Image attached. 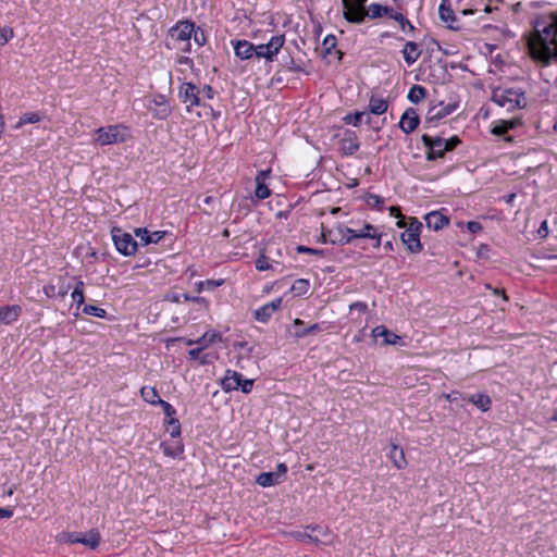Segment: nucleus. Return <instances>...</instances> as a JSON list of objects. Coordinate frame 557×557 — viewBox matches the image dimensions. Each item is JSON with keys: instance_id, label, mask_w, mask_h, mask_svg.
I'll use <instances>...</instances> for the list:
<instances>
[{"instance_id": "f257e3e1", "label": "nucleus", "mask_w": 557, "mask_h": 557, "mask_svg": "<svg viewBox=\"0 0 557 557\" xmlns=\"http://www.w3.org/2000/svg\"><path fill=\"white\" fill-rule=\"evenodd\" d=\"M532 59L548 65L557 63V14H543L534 22V33L528 40Z\"/></svg>"}, {"instance_id": "f03ea898", "label": "nucleus", "mask_w": 557, "mask_h": 557, "mask_svg": "<svg viewBox=\"0 0 557 557\" xmlns=\"http://www.w3.org/2000/svg\"><path fill=\"white\" fill-rule=\"evenodd\" d=\"M492 101L507 111L522 109L527 106V97L521 88L498 87L493 90Z\"/></svg>"}, {"instance_id": "7ed1b4c3", "label": "nucleus", "mask_w": 557, "mask_h": 557, "mask_svg": "<svg viewBox=\"0 0 557 557\" xmlns=\"http://www.w3.org/2000/svg\"><path fill=\"white\" fill-rule=\"evenodd\" d=\"M131 137L129 128L124 124L109 125L95 131V141L100 146L122 144Z\"/></svg>"}, {"instance_id": "20e7f679", "label": "nucleus", "mask_w": 557, "mask_h": 557, "mask_svg": "<svg viewBox=\"0 0 557 557\" xmlns=\"http://www.w3.org/2000/svg\"><path fill=\"white\" fill-rule=\"evenodd\" d=\"M421 228L422 223L418 219L411 218L407 225V228L401 233V242L411 252H419L422 249V245L420 242Z\"/></svg>"}, {"instance_id": "39448f33", "label": "nucleus", "mask_w": 557, "mask_h": 557, "mask_svg": "<svg viewBox=\"0 0 557 557\" xmlns=\"http://www.w3.org/2000/svg\"><path fill=\"white\" fill-rule=\"evenodd\" d=\"M307 529L311 530L312 532H317L318 534L312 535L306 531H295L292 532L290 535L299 542H312L315 545L332 544L333 535L326 529H323L319 525H309Z\"/></svg>"}, {"instance_id": "423d86ee", "label": "nucleus", "mask_w": 557, "mask_h": 557, "mask_svg": "<svg viewBox=\"0 0 557 557\" xmlns=\"http://www.w3.org/2000/svg\"><path fill=\"white\" fill-rule=\"evenodd\" d=\"M285 42L284 35L273 36L268 44L255 45L256 52L253 57L258 59H265L267 61H273L274 57L280 52Z\"/></svg>"}, {"instance_id": "0eeeda50", "label": "nucleus", "mask_w": 557, "mask_h": 557, "mask_svg": "<svg viewBox=\"0 0 557 557\" xmlns=\"http://www.w3.org/2000/svg\"><path fill=\"white\" fill-rule=\"evenodd\" d=\"M112 239L116 249L125 256L134 255L137 250V242L131 234L123 232L121 228L114 227L112 230Z\"/></svg>"}, {"instance_id": "6e6552de", "label": "nucleus", "mask_w": 557, "mask_h": 557, "mask_svg": "<svg viewBox=\"0 0 557 557\" xmlns=\"http://www.w3.org/2000/svg\"><path fill=\"white\" fill-rule=\"evenodd\" d=\"M368 0H342L343 2V16L352 24L363 23L362 9Z\"/></svg>"}, {"instance_id": "1a4fd4ad", "label": "nucleus", "mask_w": 557, "mask_h": 557, "mask_svg": "<svg viewBox=\"0 0 557 557\" xmlns=\"http://www.w3.org/2000/svg\"><path fill=\"white\" fill-rule=\"evenodd\" d=\"M424 147L428 149L426 159L435 160L437 158H443L447 152V144L446 139L442 137H432L426 134L421 137Z\"/></svg>"}, {"instance_id": "9d476101", "label": "nucleus", "mask_w": 557, "mask_h": 557, "mask_svg": "<svg viewBox=\"0 0 557 557\" xmlns=\"http://www.w3.org/2000/svg\"><path fill=\"white\" fill-rule=\"evenodd\" d=\"M178 98L186 104V110L190 111L193 107L200 106V90L191 83H183L178 89Z\"/></svg>"}, {"instance_id": "9b49d317", "label": "nucleus", "mask_w": 557, "mask_h": 557, "mask_svg": "<svg viewBox=\"0 0 557 557\" xmlns=\"http://www.w3.org/2000/svg\"><path fill=\"white\" fill-rule=\"evenodd\" d=\"M346 232L350 234L349 238L331 239V242L332 243L339 242L341 244H349L354 238H377V239H380V235L377 234L375 227L371 224H364V226L360 231L347 228ZM379 245H380V240H377V246Z\"/></svg>"}, {"instance_id": "f8f14e48", "label": "nucleus", "mask_w": 557, "mask_h": 557, "mask_svg": "<svg viewBox=\"0 0 557 557\" xmlns=\"http://www.w3.org/2000/svg\"><path fill=\"white\" fill-rule=\"evenodd\" d=\"M151 104L149 106V111L154 119L165 120L172 112L171 106L163 95H156L151 100Z\"/></svg>"}, {"instance_id": "ddd939ff", "label": "nucleus", "mask_w": 557, "mask_h": 557, "mask_svg": "<svg viewBox=\"0 0 557 557\" xmlns=\"http://www.w3.org/2000/svg\"><path fill=\"white\" fill-rule=\"evenodd\" d=\"M282 305V298H276L260 308L253 310V319L261 323H268L272 318L273 313L280 309Z\"/></svg>"}, {"instance_id": "4468645a", "label": "nucleus", "mask_w": 557, "mask_h": 557, "mask_svg": "<svg viewBox=\"0 0 557 557\" xmlns=\"http://www.w3.org/2000/svg\"><path fill=\"white\" fill-rule=\"evenodd\" d=\"M194 33V23L190 21L178 22L170 29V36L177 41H189Z\"/></svg>"}, {"instance_id": "2eb2a0df", "label": "nucleus", "mask_w": 557, "mask_h": 557, "mask_svg": "<svg viewBox=\"0 0 557 557\" xmlns=\"http://www.w3.org/2000/svg\"><path fill=\"white\" fill-rule=\"evenodd\" d=\"M420 119L413 108H408L401 115L399 127L405 134L412 133L419 125Z\"/></svg>"}, {"instance_id": "dca6fc26", "label": "nucleus", "mask_w": 557, "mask_h": 557, "mask_svg": "<svg viewBox=\"0 0 557 557\" xmlns=\"http://www.w3.org/2000/svg\"><path fill=\"white\" fill-rule=\"evenodd\" d=\"M456 107L457 106L454 103H448L446 106H443V103H440V104L431 107L426 113V117H425L426 123H434V122H437V121L444 119L445 116L453 113L455 111Z\"/></svg>"}, {"instance_id": "f3484780", "label": "nucleus", "mask_w": 557, "mask_h": 557, "mask_svg": "<svg viewBox=\"0 0 557 557\" xmlns=\"http://www.w3.org/2000/svg\"><path fill=\"white\" fill-rule=\"evenodd\" d=\"M234 47L235 55L240 60H248L253 57V52H256L255 45L249 42L248 40H234L232 41Z\"/></svg>"}, {"instance_id": "a211bd4d", "label": "nucleus", "mask_w": 557, "mask_h": 557, "mask_svg": "<svg viewBox=\"0 0 557 557\" xmlns=\"http://www.w3.org/2000/svg\"><path fill=\"white\" fill-rule=\"evenodd\" d=\"M135 235L140 239L143 245L158 244L165 235L164 231L150 232L147 228L138 227Z\"/></svg>"}, {"instance_id": "6ab92c4d", "label": "nucleus", "mask_w": 557, "mask_h": 557, "mask_svg": "<svg viewBox=\"0 0 557 557\" xmlns=\"http://www.w3.org/2000/svg\"><path fill=\"white\" fill-rule=\"evenodd\" d=\"M240 373L234 370H226L221 379V387L224 392H233L238 389Z\"/></svg>"}, {"instance_id": "aec40b11", "label": "nucleus", "mask_w": 557, "mask_h": 557, "mask_svg": "<svg viewBox=\"0 0 557 557\" xmlns=\"http://www.w3.org/2000/svg\"><path fill=\"white\" fill-rule=\"evenodd\" d=\"M421 53L422 50L414 41H407L401 50L404 60L408 65H412L414 62H417Z\"/></svg>"}, {"instance_id": "412c9836", "label": "nucleus", "mask_w": 557, "mask_h": 557, "mask_svg": "<svg viewBox=\"0 0 557 557\" xmlns=\"http://www.w3.org/2000/svg\"><path fill=\"white\" fill-rule=\"evenodd\" d=\"M426 226L434 231H440L449 223V219L438 211H432L424 218Z\"/></svg>"}, {"instance_id": "4be33fe9", "label": "nucleus", "mask_w": 557, "mask_h": 557, "mask_svg": "<svg viewBox=\"0 0 557 557\" xmlns=\"http://www.w3.org/2000/svg\"><path fill=\"white\" fill-rule=\"evenodd\" d=\"M392 12H393L392 8H388V7L379 4V3H371L368 8H366V5H364L362 9L363 22L366 21L367 17L377 18V17H382L384 15L388 16V14Z\"/></svg>"}, {"instance_id": "5701e85b", "label": "nucleus", "mask_w": 557, "mask_h": 557, "mask_svg": "<svg viewBox=\"0 0 557 557\" xmlns=\"http://www.w3.org/2000/svg\"><path fill=\"white\" fill-rule=\"evenodd\" d=\"M70 289V286H66L63 281H57V284L49 283L42 286V290L45 295L49 298L61 297L63 298Z\"/></svg>"}, {"instance_id": "b1692460", "label": "nucleus", "mask_w": 557, "mask_h": 557, "mask_svg": "<svg viewBox=\"0 0 557 557\" xmlns=\"http://www.w3.org/2000/svg\"><path fill=\"white\" fill-rule=\"evenodd\" d=\"M21 311V307L16 305L0 307V323L11 324L15 322Z\"/></svg>"}, {"instance_id": "393cba45", "label": "nucleus", "mask_w": 557, "mask_h": 557, "mask_svg": "<svg viewBox=\"0 0 557 557\" xmlns=\"http://www.w3.org/2000/svg\"><path fill=\"white\" fill-rule=\"evenodd\" d=\"M360 147L357 135L354 132L345 133L342 139V150L346 156H351L358 151Z\"/></svg>"}, {"instance_id": "a878e982", "label": "nucleus", "mask_w": 557, "mask_h": 557, "mask_svg": "<svg viewBox=\"0 0 557 557\" xmlns=\"http://www.w3.org/2000/svg\"><path fill=\"white\" fill-rule=\"evenodd\" d=\"M372 336L374 338L383 337L384 345H395L400 341V337L387 330L383 325H379L372 330Z\"/></svg>"}, {"instance_id": "bb28decb", "label": "nucleus", "mask_w": 557, "mask_h": 557, "mask_svg": "<svg viewBox=\"0 0 557 557\" xmlns=\"http://www.w3.org/2000/svg\"><path fill=\"white\" fill-rule=\"evenodd\" d=\"M101 541V536L98 530L91 529L86 534L79 533L78 544H83L91 549H96Z\"/></svg>"}, {"instance_id": "cd10ccee", "label": "nucleus", "mask_w": 557, "mask_h": 557, "mask_svg": "<svg viewBox=\"0 0 557 557\" xmlns=\"http://www.w3.org/2000/svg\"><path fill=\"white\" fill-rule=\"evenodd\" d=\"M388 458L397 469H404L407 467V460L405 453L399 446L392 444L388 453Z\"/></svg>"}, {"instance_id": "c85d7f7f", "label": "nucleus", "mask_w": 557, "mask_h": 557, "mask_svg": "<svg viewBox=\"0 0 557 557\" xmlns=\"http://www.w3.org/2000/svg\"><path fill=\"white\" fill-rule=\"evenodd\" d=\"M388 103L385 99L377 96H372L369 100L370 112L376 115H381L387 111Z\"/></svg>"}, {"instance_id": "c756f323", "label": "nucleus", "mask_w": 557, "mask_h": 557, "mask_svg": "<svg viewBox=\"0 0 557 557\" xmlns=\"http://www.w3.org/2000/svg\"><path fill=\"white\" fill-rule=\"evenodd\" d=\"M467 399L482 411H487L492 405V400L486 394H473L468 396Z\"/></svg>"}, {"instance_id": "7c9ffc66", "label": "nucleus", "mask_w": 557, "mask_h": 557, "mask_svg": "<svg viewBox=\"0 0 557 557\" xmlns=\"http://www.w3.org/2000/svg\"><path fill=\"white\" fill-rule=\"evenodd\" d=\"M438 13L441 20L445 22L450 28H453V23L456 21V18L447 0L442 1L440 4Z\"/></svg>"}, {"instance_id": "2f4dec72", "label": "nucleus", "mask_w": 557, "mask_h": 557, "mask_svg": "<svg viewBox=\"0 0 557 557\" xmlns=\"http://www.w3.org/2000/svg\"><path fill=\"white\" fill-rule=\"evenodd\" d=\"M281 481L274 472H261L256 478V483L262 487H270L278 484Z\"/></svg>"}, {"instance_id": "473e14b6", "label": "nucleus", "mask_w": 557, "mask_h": 557, "mask_svg": "<svg viewBox=\"0 0 557 557\" xmlns=\"http://www.w3.org/2000/svg\"><path fill=\"white\" fill-rule=\"evenodd\" d=\"M162 449L165 456L169 457H178L184 453V445L180 441H175L174 443H162Z\"/></svg>"}, {"instance_id": "72a5a7b5", "label": "nucleus", "mask_w": 557, "mask_h": 557, "mask_svg": "<svg viewBox=\"0 0 557 557\" xmlns=\"http://www.w3.org/2000/svg\"><path fill=\"white\" fill-rule=\"evenodd\" d=\"M140 395L144 398L145 401L151 404V405H158L161 398L159 397L158 391L156 387L151 386H144L140 389Z\"/></svg>"}, {"instance_id": "f704fd0d", "label": "nucleus", "mask_w": 557, "mask_h": 557, "mask_svg": "<svg viewBox=\"0 0 557 557\" xmlns=\"http://www.w3.org/2000/svg\"><path fill=\"white\" fill-rule=\"evenodd\" d=\"M426 96V89L420 85H413L408 92V100L412 103H418Z\"/></svg>"}, {"instance_id": "c9c22d12", "label": "nucleus", "mask_w": 557, "mask_h": 557, "mask_svg": "<svg viewBox=\"0 0 557 557\" xmlns=\"http://www.w3.org/2000/svg\"><path fill=\"white\" fill-rule=\"evenodd\" d=\"M388 17L398 22L403 30H405L406 27H408L409 32L414 30V26L401 13L393 10V12L388 14Z\"/></svg>"}, {"instance_id": "e433bc0d", "label": "nucleus", "mask_w": 557, "mask_h": 557, "mask_svg": "<svg viewBox=\"0 0 557 557\" xmlns=\"http://www.w3.org/2000/svg\"><path fill=\"white\" fill-rule=\"evenodd\" d=\"M40 119L41 117L37 112H26L20 117L15 127L20 128L23 125L28 124V123H37L40 121Z\"/></svg>"}, {"instance_id": "4c0bfd02", "label": "nucleus", "mask_w": 557, "mask_h": 557, "mask_svg": "<svg viewBox=\"0 0 557 557\" xmlns=\"http://www.w3.org/2000/svg\"><path fill=\"white\" fill-rule=\"evenodd\" d=\"M271 190L267 186L265 182H256L255 196L258 200H263L270 197Z\"/></svg>"}, {"instance_id": "58836bf2", "label": "nucleus", "mask_w": 557, "mask_h": 557, "mask_svg": "<svg viewBox=\"0 0 557 557\" xmlns=\"http://www.w3.org/2000/svg\"><path fill=\"white\" fill-rule=\"evenodd\" d=\"M58 541L62 543L78 544L79 532H62L58 535Z\"/></svg>"}, {"instance_id": "ea45409f", "label": "nucleus", "mask_w": 557, "mask_h": 557, "mask_svg": "<svg viewBox=\"0 0 557 557\" xmlns=\"http://www.w3.org/2000/svg\"><path fill=\"white\" fill-rule=\"evenodd\" d=\"M166 431L171 434L172 437H178L181 435L180 421L176 418L169 419Z\"/></svg>"}, {"instance_id": "a19ab883", "label": "nucleus", "mask_w": 557, "mask_h": 557, "mask_svg": "<svg viewBox=\"0 0 557 557\" xmlns=\"http://www.w3.org/2000/svg\"><path fill=\"white\" fill-rule=\"evenodd\" d=\"M83 312L88 315H94L98 318H104L107 314V311L100 307L92 306V305H86L83 308Z\"/></svg>"}, {"instance_id": "79ce46f5", "label": "nucleus", "mask_w": 557, "mask_h": 557, "mask_svg": "<svg viewBox=\"0 0 557 557\" xmlns=\"http://www.w3.org/2000/svg\"><path fill=\"white\" fill-rule=\"evenodd\" d=\"M14 37V30L10 26L0 28V45L3 46Z\"/></svg>"}, {"instance_id": "37998d69", "label": "nucleus", "mask_w": 557, "mask_h": 557, "mask_svg": "<svg viewBox=\"0 0 557 557\" xmlns=\"http://www.w3.org/2000/svg\"><path fill=\"white\" fill-rule=\"evenodd\" d=\"M336 37L333 36V35H329L324 38L323 42H322V49L324 51L325 54H329L332 52V50L335 49L336 47Z\"/></svg>"}, {"instance_id": "c03bdc74", "label": "nucleus", "mask_w": 557, "mask_h": 557, "mask_svg": "<svg viewBox=\"0 0 557 557\" xmlns=\"http://www.w3.org/2000/svg\"><path fill=\"white\" fill-rule=\"evenodd\" d=\"M83 281L78 282V285L74 288L72 293V299L79 306L84 304V289H83Z\"/></svg>"}, {"instance_id": "a18cd8bd", "label": "nucleus", "mask_w": 557, "mask_h": 557, "mask_svg": "<svg viewBox=\"0 0 557 557\" xmlns=\"http://www.w3.org/2000/svg\"><path fill=\"white\" fill-rule=\"evenodd\" d=\"M223 283L224 281H199L197 283V292L200 293L203 288L214 289Z\"/></svg>"}, {"instance_id": "49530a36", "label": "nucleus", "mask_w": 557, "mask_h": 557, "mask_svg": "<svg viewBox=\"0 0 557 557\" xmlns=\"http://www.w3.org/2000/svg\"><path fill=\"white\" fill-rule=\"evenodd\" d=\"M363 116H367L368 120L370 119L369 114H366L364 112H356L352 115H347L344 120L346 121V123L357 126L362 122Z\"/></svg>"}, {"instance_id": "de8ad7c7", "label": "nucleus", "mask_w": 557, "mask_h": 557, "mask_svg": "<svg viewBox=\"0 0 557 557\" xmlns=\"http://www.w3.org/2000/svg\"><path fill=\"white\" fill-rule=\"evenodd\" d=\"M216 338H219V339L221 338V336L218 333H214V332L209 333V332H207V333L203 334L202 337H200L197 341V343L201 344L202 347H203V346H208L211 343H214Z\"/></svg>"}, {"instance_id": "09e8293b", "label": "nucleus", "mask_w": 557, "mask_h": 557, "mask_svg": "<svg viewBox=\"0 0 557 557\" xmlns=\"http://www.w3.org/2000/svg\"><path fill=\"white\" fill-rule=\"evenodd\" d=\"M253 384H255L253 380L244 379L243 375L240 374V381H239L238 388H240V391L243 393L249 394L252 391Z\"/></svg>"}, {"instance_id": "8fccbe9b", "label": "nucleus", "mask_w": 557, "mask_h": 557, "mask_svg": "<svg viewBox=\"0 0 557 557\" xmlns=\"http://www.w3.org/2000/svg\"><path fill=\"white\" fill-rule=\"evenodd\" d=\"M158 405L161 406V408L163 409L164 414L169 419L174 418V416L176 413V410H175V408L170 403L161 399Z\"/></svg>"}, {"instance_id": "3c124183", "label": "nucleus", "mask_w": 557, "mask_h": 557, "mask_svg": "<svg viewBox=\"0 0 557 557\" xmlns=\"http://www.w3.org/2000/svg\"><path fill=\"white\" fill-rule=\"evenodd\" d=\"M321 327L318 323H314L305 329V331H295L296 337H305L310 334H314L315 332L320 331Z\"/></svg>"}, {"instance_id": "603ef678", "label": "nucleus", "mask_w": 557, "mask_h": 557, "mask_svg": "<svg viewBox=\"0 0 557 557\" xmlns=\"http://www.w3.org/2000/svg\"><path fill=\"white\" fill-rule=\"evenodd\" d=\"M256 268L259 270V271H264V270H268V269H271L272 265L270 264L269 262V257L265 256V255H261L257 260H256Z\"/></svg>"}, {"instance_id": "864d4df0", "label": "nucleus", "mask_w": 557, "mask_h": 557, "mask_svg": "<svg viewBox=\"0 0 557 557\" xmlns=\"http://www.w3.org/2000/svg\"><path fill=\"white\" fill-rule=\"evenodd\" d=\"M508 132V126L503 122L499 121L493 128L492 133L496 136H504Z\"/></svg>"}, {"instance_id": "5fc2aeb1", "label": "nucleus", "mask_w": 557, "mask_h": 557, "mask_svg": "<svg viewBox=\"0 0 557 557\" xmlns=\"http://www.w3.org/2000/svg\"><path fill=\"white\" fill-rule=\"evenodd\" d=\"M193 36H194V40L199 45V46H203L207 41V37H206V34L203 30H201L200 28H197L195 29L194 28V33H193Z\"/></svg>"}, {"instance_id": "6e6d98bb", "label": "nucleus", "mask_w": 557, "mask_h": 557, "mask_svg": "<svg viewBox=\"0 0 557 557\" xmlns=\"http://www.w3.org/2000/svg\"><path fill=\"white\" fill-rule=\"evenodd\" d=\"M308 282H309V281H296V283H297L299 286L293 285V286L290 287V289H292L293 292H295V294H296V295L305 294V293L307 292Z\"/></svg>"}, {"instance_id": "4d7b16f0", "label": "nucleus", "mask_w": 557, "mask_h": 557, "mask_svg": "<svg viewBox=\"0 0 557 557\" xmlns=\"http://www.w3.org/2000/svg\"><path fill=\"white\" fill-rule=\"evenodd\" d=\"M350 311L358 310L359 312L363 313L367 311L368 306L366 302L357 301L349 306Z\"/></svg>"}, {"instance_id": "13d9d810", "label": "nucleus", "mask_w": 557, "mask_h": 557, "mask_svg": "<svg viewBox=\"0 0 557 557\" xmlns=\"http://www.w3.org/2000/svg\"><path fill=\"white\" fill-rule=\"evenodd\" d=\"M460 143L461 141L457 136H453L449 139H446L447 151L454 150Z\"/></svg>"}, {"instance_id": "bf43d9fd", "label": "nucleus", "mask_w": 557, "mask_h": 557, "mask_svg": "<svg viewBox=\"0 0 557 557\" xmlns=\"http://www.w3.org/2000/svg\"><path fill=\"white\" fill-rule=\"evenodd\" d=\"M287 472V466L285 463H278L277 467H276V471H274V473L277 475V478L280 479V481L282 482L283 478L285 476Z\"/></svg>"}, {"instance_id": "052dcab7", "label": "nucleus", "mask_w": 557, "mask_h": 557, "mask_svg": "<svg viewBox=\"0 0 557 557\" xmlns=\"http://www.w3.org/2000/svg\"><path fill=\"white\" fill-rule=\"evenodd\" d=\"M537 235L541 237V238H545L547 237L548 235V225H547V221H543L542 224L540 225L539 230H537Z\"/></svg>"}, {"instance_id": "680f3d73", "label": "nucleus", "mask_w": 557, "mask_h": 557, "mask_svg": "<svg viewBox=\"0 0 557 557\" xmlns=\"http://www.w3.org/2000/svg\"><path fill=\"white\" fill-rule=\"evenodd\" d=\"M467 228H468L471 233L475 234V233H478V232H480V231L482 230V225H481L479 222L470 221V222H468V224H467Z\"/></svg>"}, {"instance_id": "e2e57ef3", "label": "nucleus", "mask_w": 557, "mask_h": 557, "mask_svg": "<svg viewBox=\"0 0 557 557\" xmlns=\"http://www.w3.org/2000/svg\"><path fill=\"white\" fill-rule=\"evenodd\" d=\"M200 94H202L208 99H213L214 97V90L210 85L203 86L202 90H200Z\"/></svg>"}, {"instance_id": "0e129e2a", "label": "nucleus", "mask_w": 557, "mask_h": 557, "mask_svg": "<svg viewBox=\"0 0 557 557\" xmlns=\"http://www.w3.org/2000/svg\"><path fill=\"white\" fill-rule=\"evenodd\" d=\"M296 250L298 252H306V253H314V255L322 253V251H320V250L312 249V248H309V247H306V246H297Z\"/></svg>"}, {"instance_id": "69168bd1", "label": "nucleus", "mask_w": 557, "mask_h": 557, "mask_svg": "<svg viewBox=\"0 0 557 557\" xmlns=\"http://www.w3.org/2000/svg\"><path fill=\"white\" fill-rule=\"evenodd\" d=\"M181 296L186 301H188V300L196 301V302H203L205 301L203 297L190 296L188 293H183V294H181Z\"/></svg>"}, {"instance_id": "338daca9", "label": "nucleus", "mask_w": 557, "mask_h": 557, "mask_svg": "<svg viewBox=\"0 0 557 557\" xmlns=\"http://www.w3.org/2000/svg\"><path fill=\"white\" fill-rule=\"evenodd\" d=\"M269 175H270V170L260 171V172H258V174L256 176V182H265V180L269 177Z\"/></svg>"}, {"instance_id": "774afa93", "label": "nucleus", "mask_w": 557, "mask_h": 557, "mask_svg": "<svg viewBox=\"0 0 557 557\" xmlns=\"http://www.w3.org/2000/svg\"><path fill=\"white\" fill-rule=\"evenodd\" d=\"M13 516V510L10 508H0V518H11Z\"/></svg>"}]
</instances>
